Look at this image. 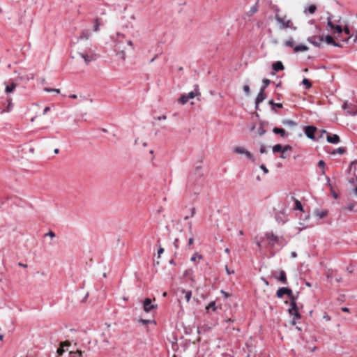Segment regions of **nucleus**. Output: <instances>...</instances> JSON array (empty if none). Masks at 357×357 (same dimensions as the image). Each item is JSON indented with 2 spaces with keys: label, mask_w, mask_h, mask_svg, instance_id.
I'll return each mask as SVG.
<instances>
[{
  "label": "nucleus",
  "mask_w": 357,
  "mask_h": 357,
  "mask_svg": "<svg viewBox=\"0 0 357 357\" xmlns=\"http://www.w3.org/2000/svg\"><path fill=\"white\" fill-rule=\"evenodd\" d=\"M317 130V128L314 126H306L305 128V134L306 135V136L310 138V139H314V133Z\"/></svg>",
  "instance_id": "4468645a"
},
{
  "label": "nucleus",
  "mask_w": 357,
  "mask_h": 357,
  "mask_svg": "<svg viewBox=\"0 0 357 357\" xmlns=\"http://www.w3.org/2000/svg\"><path fill=\"white\" fill-rule=\"evenodd\" d=\"M318 166L322 169L321 170V175H324L325 174V170H324V168H325V162L324 160H321L319 161L318 162Z\"/></svg>",
  "instance_id": "f704fd0d"
},
{
  "label": "nucleus",
  "mask_w": 357,
  "mask_h": 357,
  "mask_svg": "<svg viewBox=\"0 0 357 357\" xmlns=\"http://www.w3.org/2000/svg\"><path fill=\"white\" fill-rule=\"evenodd\" d=\"M290 301H291L290 307L289 308L288 311L291 315L294 316L292 324H296V321H295L296 318H300L301 315L298 312V307L296 305V298H294L291 299Z\"/></svg>",
  "instance_id": "39448f33"
},
{
  "label": "nucleus",
  "mask_w": 357,
  "mask_h": 357,
  "mask_svg": "<svg viewBox=\"0 0 357 357\" xmlns=\"http://www.w3.org/2000/svg\"><path fill=\"white\" fill-rule=\"evenodd\" d=\"M345 38H340V40L352 43H357V23L351 26L345 25L344 27Z\"/></svg>",
  "instance_id": "f257e3e1"
},
{
  "label": "nucleus",
  "mask_w": 357,
  "mask_h": 357,
  "mask_svg": "<svg viewBox=\"0 0 357 357\" xmlns=\"http://www.w3.org/2000/svg\"><path fill=\"white\" fill-rule=\"evenodd\" d=\"M91 32L89 30H84L80 36L77 38V41L79 40H87L90 37Z\"/></svg>",
  "instance_id": "a211bd4d"
},
{
  "label": "nucleus",
  "mask_w": 357,
  "mask_h": 357,
  "mask_svg": "<svg viewBox=\"0 0 357 357\" xmlns=\"http://www.w3.org/2000/svg\"><path fill=\"white\" fill-rule=\"evenodd\" d=\"M302 84L305 85L307 89H310L312 86L310 82L306 78L303 79Z\"/></svg>",
  "instance_id": "e433bc0d"
},
{
  "label": "nucleus",
  "mask_w": 357,
  "mask_h": 357,
  "mask_svg": "<svg viewBox=\"0 0 357 357\" xmlns=\"http://www.w3.org/2000/svg\"><path fill=\"white\" fill-rule=\"evenodd\" d=\"M46 235H47V236H50V237H52V238H53V237H54V236H55V234H54L53 231H50V232H48Z\"/></svg>",
  "instance_id": "e2e57ef3"
},
{
  "label": "nucleus",
  "mask_w": 357,
  "mask_h": 357,
  "mask_svg": "<svg viewBox=\"0 0 357 357\" xmlns=\"http://www.w3.org/2000/svg\"><path fill=\"white\" fill-rule=\"evenodd\" d=\"M307 41L316 47H321L324 42V36H312L307 38Z\"/></svg>",
  "instance_id": "0eeeda50"
},
{
  "label": "nucleus",
  "mask_w": 357,
  "mask_h": 357,
  "mask_svg": "<svg viewBox=\"0 0 357 357\" xmlns=\"http://www.w3.org/2000/svg\"><path fill=\"white\" fill-rule=\"evenodd\" d=\"M284 294H287L289 297L290 300L295 298V296L293 294L292 290L289 288L280 287L278 289V291L276 292L277 297H278L280 298H282V296Z\"/></svg>",
  "instance_id": "6e6552de"
},
{
  "label": "nucleus",
  "mask_w": 357,
  "mask_h": 357,
  "mask_svg": "<svg viewBox=\"0 0 357 357\" xmlns=\"http://www.w3.org/2000/svg\"><path fill=\"white\" fill-rule=\"evenodd\" d=\"M273 275L275 279H276L278 281L280 282L281 283H282L284 284H287L286 273L283 270H280V271L273 272Z\"/></svg>",
  "instance_id": "1a4fd4ad"
},
{
  "label": "nucleus",
  "mask_w": 357,
  "mask_h": 357,
  "mask_svg": "<svg viewBox=\"0 0 357 357\" xmlns=\"http://www.w3.org/2000/svg\"><path fill=\"white\" fill-rule=\"evenodd\" d=\"M331 15L327 17V27L330 29L331 33L334 35L337 34V39L340 40L342 38H345L344 35V28L340 25H335L331 21Z\"/></svg>",
  "instance_id": "7ed1b4c3"
},
{
  "label": "nucleus",
  "mask_w": 357,
  "mask_h": 357,
  "mask_svg": "<svg viewBox=\"0 0 357 357\" xmlns=\"http://www.w3.org/2000/svg\"><path fill=\"white\" fill-rule=\"evenodd\" d=\"M5 85V93L6 94H10L13 93L17 87V84L13 80H8L4 82Z\"/></svg>",
  "instance_id": "9d476101"
},
{
  "label": "nucleus",
  "mask_w": 357,
  "mask_h": 357,
  "mask_svg": "<svg viewBox=\"0 0 357 357\" xmlns=\"http://www.w3.org/2000/svg\"><path fill=\"white\" fill-rule=\"evenodd\" d=\"M174 247L178 249V238H176L174 241Z\"/></svg>",
  "instance_id": "13d9d810"
},
{
  "label": "nucleus",
  "mask_w": 357,
  "mask_h": 357,
  "mask_svg": "<svg viewBox=\"0 0 357 357\" xmlns=\"http://www.w3.org/2000/svg\"><path fill=\"white\" fill-rule=\"evenodd\" d=\"M116 55L119 59H120L122 61H125V60L126 59V54L125 53V50H121V51L116 52Z\"/></svg>",
  "instance_id": "b1692460"
},
{
  "label": "nucleus",
  "mask_w": 357,
  "mask_h": 357,
  "mask_svg": "<svg viewBox=\"0 0 357 357\" xmlns=\"http://www.w3.org/2000/svg\"><path fill=\"white\" fill-rule=\"evenodd\" d=\"M258 133L259 135H263L265 133V130L263 128H260L258 129Z\"/></svg>",
  "instance_id": "4d7b16f0"
},
{
  "label": "nucleus",
  "mask_w": 357,
  "mask_h": 357,
  "mask_svg": "<svg viewBox=\"0 0 357 357\" xmlns=\"http://www.w3.org/2000/svg\"><path fill=\"white\" fill-rule=\"evenodd\" d=\"M284 45L286 47H293L294 49V47L296 45H294V40L293 38H289L287 40H286L284 41Z\"/></svg>",
  "instance_id": "bb28decb"
},
{
  "label": "nucleus",
  "mask_w": 357,
  "mask_h": 357,
  "mask_svg": "<svg viewBox=\"0 0 357 357\" xmlns=\"http://www.w3.org/2000/svg\"><path fill=\"white\" fill-rule=\"evenodd\" d=\"M342 310L345 312H348L349 311V308L347 307H344L342 308Z\"/></svg>",
  "instance_id": "338daca9"
},
{
  "label": "nucleus",
  "mask_w": 357,
  "mask_h": 357,
  "mask_svg": "<svg viewBox=\"0 0 357 357\" xmlns=\"http://www.w3.org/2000/svg\"><path fill=\"white\" fill-rule=\"evenodd\" d=\"M273 132L275 134L280 135L282 137H284L287 135V132H286L285 130L283 128H274L273 129Z\"/></svg>",
  "instance_id": "4be33fe9"
},
{
  "label": "nucleus",
  "mask_w": 357,
  "mask_h": 357,
  "mask_svg": "<svg viewBox=\"0 0 357 357\" xmlns=\"http://www.w3.org/2000/svg\"><path fill=\"white\" fill-rule=\"evenodd\" d=\"M127 44L132 47V49H134V45L131 40H128L127 41Z\"/></svg>",
  "instance_id": "680f3d73"
},
{
  "label": "nucleus",
  "mask_w": 357,
  "mask_h": 357,
  "mask_svg": "<svg viewBox=\"0 0 357 357\" xmlns=\"http://www.w3.org/2000/svg\"><path fill=\"white\" fill-rule=\"evenodd\" d=\"M257 11V8L256 6H252L250 10V12L252 13V14H254Z\"/></svg>",
  "instance_id": "603ef678"
},
{
  "label": "nucleus",
  "mask_w": 357,
  "mask_h": 357,
  "mask_svg": "<svg viewBox=\"0 0 357 357\" xmlns=\"http://www.w3.org/2000/svg\"><path fill=\"white\" fill-rule=\"evenodd\" d=\"M225 271L228 275L234 274V271H230L227 266H225Z\"/></svg>",
  "instance_id": "8fccbe9b"
},
{
  "label": "nucleus",
  "mask_w": 357,
  "mask_h": 357,
  "mask_svg": "<svg viewBox=\"0 0 357 357\" xmlns=\"http://www.w3.org/2000/svg\"><path fill=\"white\" fill-rule=\"evenodd\" d=\"M69 97H70V98L75 99V98H77V95H75V94H73V95H70Z\"/></svg>",
  "instance_id": "774afa93"
},
{
  "label": "nucleus",
  "mask_w": 357,
  "mask_h": 357,
  "mask_svg": "<svg viewBox=\"0 0 357 357\" xmlns=\"http://www.w3.org/2000/svg\"><path fill=\"white\" fill-rule=\"evenodd\" d=\"M196 209L195 207L190 208V217H193L195 214Z\"/></svg>",
  "instance_id": "6e6d98bb"
},
{
  "label": "nucleus",
  "mask_w": 357,
  "mask_h": 357,
  "mask_svg": "<svg viewBox=\"0 0 357 357\" xmlns=\"http://www.w3.org/2000/svg\"><path fill=\"white\" fill-rule=\"evenodd\" d=\"M282 123L285 126H295L296 125V123L292 121V120H289V119H285L282 121Z\"/></svg>",
  "instance_id": "7c9ffc66"
},
{
  "label": "nucleus",
  "mask_w": 357,
  "mask_h": 357,
  "mask_svg": "<svg viewBox=\"0 0 357 357\" xmlns=\"http://www.w3.org/2000/svg\"><path fill=\"white\" fill-rule=\"evenodd\" d=\"M139 321L140 323H142V324H148V323H150V322H151V320L140 319H139Z\"/></svg>",
  "instance_id": "49530a36"
},
{
  "label": "nucleus",
  "mask_w": 357,
  "mask_h": 357,
  "mask_svg": "<svg viewBox=\"0 0 357 357\" xmlns=\"http://www.w3.org/2000/svg\"><path fill=\"white\" fill-rule=\"evenodd\" d=\"M68 344V345H70V343L68 342H61L60 343V347L59 348L57 349V353L59 355H62L65 350H64V344Z\"/></svg>",
  "instance_id": "393cba45"
},
{
  "label": "nucleus",
  "mask_w": 357,
  "mask_h": 357,
  "mask_svg": "<svg viewBox=\"0 0 357 357\" xmlns=\"http://www.w3.org/2000/svg\"><path fill=\"white\" fill-rule=\"evenodd\" d=\"M317 10V6L315 5H310L304 9V13L314 14Z\"/></svg>",
  "instance_id": "412c9836"
},
{
  "label": "nucleus",
  "mask_w": 357,
  "mask_h": 357,
  "mask_svg": "<svg viewBox=\"0 0 357 357\" xmlns=\"http://www.w3.org/2000/svg\"><path fill=\"white\" fill-rule=\"evenodd\" d=\"M13 104L10 101H8V108L6 112H8L12 109Z\"/></svg>",
  "instance_id": "3c124183"
},
{
  "label": "nucleus",
  "mask_w": 357,
  "mask_h": 357,
  "mask_svg": "<svg viewBox=\"0 0 357 357\" xmlns=\"http://www.w3.org/2000/svg\"><path fill=\"white\" fill-rule=\"evenodd\" d=\"M266 152V147L264 145H262L261 146V148H260V153H264Z\"/></svg>",
  "instance_id": "bf43d9fd"
},
{
  "label": "nucleus",
  "mask_w": 357,
  "mask_h": 357,
  "mask_svg": "<svg viewBox=\"0 0 357 357\" xmlns=\"http://www.w3.org/2000/svg\"><path fill=\"white\" fill-rule=\"evenodd\" d=\"M272 150L274 153H282V146L280 144H275V146H273Z\"/></svg>",
  "instance_id": "c756f323"
},
{
  "label": "nucleus",
  "mask_w": 357,
  "mask_h": 357,
  "mask_svg": "<svg viewBox=\"0 0 357 357\" xmlns=\"http://www.w3.org/2000/svg\"><path fill=\"white\" fill-rule=\"evenodd\" d=\"M243 91L245 92V93L247 95V96H249L250 93V86L248 85H245L243 86Z\"/></svg>",
  "instance_id": "79ce46f5"
},
{
  "label": "nucleus",
  "mask_w": 357,
  "mask_h": 357,
  "mask_svg": "<svg viewBox=\"0 0 357 357\" xmlns=\"http://www.w3.org/2000/svg\"><path fill=\"white\" fill-rule=\"evenodd\" d=\"M273 69L275 71H279L284 69V66L281 61H276L273 64Z\"/></svg>",
  "instance_id": "aec40b11"
},
{
  "label": "nucleus",
  "mask_w": 357,
  "mask_h": 357,
  "mask_svg": "<svg viewBox=\"0 0 357 357\" xmlns=\"http://www.w3.org/2000/svg\"><path fill=\"white\" fill-rule=\"evenodd\" d=\"M234 151L238 154H244L248 158L254 160L252 153L245 150L243 147L236 146L234 149Z\"/></svg>",
  "instance_id": "9b49d317"
},
{
  "label": "nucleus",
  "mask_w": 357,
  "mask_h": 357,
  "mask_svg": "<svg viewBox=\"0 0 357 357\" xmlns=\"http://www.w3.org/2000/svg\"><path fill=\"white\" fill-rule=\"evenodd\" d=\"M266 237L268 240L271 241H278V237L275 236L273 234H267Z\"/></svg>",
  "instance_id": "c9c22d12"
},
{
  "label": "nucleus",
  "mask_w": 357,
  "mask_h": 357,
  "mask_svg": "<svg viewBox=\"0 0 357 357\" xmlns=\"http://www.w3.org/2000/svg\"><path fill=\"white\" fill-rule=\"evenodd\" d=\"M116 36H117V38H116L117 40H119L121 38H125V35L122 34V33H116Z\"/></svg>",
  "instance_id": "09e8293b"
},
{
  "label": "nucleus",
  "mask_w": 357,
  "mask_h": 357,
  "mask_svg": "<svg viewBox=\"0 0 357 357\" xmlns=\"http://www.w3.org/2000/svg\"><path fill=\"white\" fill-rule=\"evenodd\" d=\"M262 82H263L264 86L261 88H264V89H265L270 84V80L268 79L264 78Z\"/></svg>",
  "instance_id": "a19ab883"
},
{
  "label": "nucleus",
  "mask_w": 357,
  "mask_h": 357,
  "mask_svg": "<svg viewBox=\"0 0 357 357\" xmlns=\"http://www.w3.org/2000/svg\"><path fill=\"white\" fill-rule=\"evenodd\" d=\"M156 307L157 305L152 304L151 300L150 298H146L143 303V309L146 312H151Z\"/></svg>",
  "instance_id": "ddd939ff"
},
{
  "label": "nucleus",
  "mask_w": 357,
  "mask_h": 357,
  "mask_svg": "<svg viewBox=\"0 0 357 357\" xmlns=\"http://www.w3.org/2000/svg\"><path fill=\"white\" fill-rule=\"evenodd\" d=\"M114 50L115 52H117L121 50H125V47L121 44L120 42H118L115 44Z\"/></svg>",
  "instance_id": "c85d7f7f"
},
{
  "label": "nucleus",
  "mask_w": 357,
  "mask_h": 357,
  "mask_svg": "<svg viewBox=\"0 0 357 357\" xmlns=\"http://www.w3.org/2000/svg\"><path fill=\"white\" fill-rule=\"evenodd\" d=\"M292 147L290 145H285L282 146V153H284L287 151L291 150Z\"/></svg>",
  "instance_id": "c03bdc74"
},
{
  "label": "nucleus",
  "mask_w": 357,
  "mask_h": 357,
  "mask_svg": "<svg viewBox=\"0 0 357 357\" xmlns=\"http://www.w3.org/2000/svg\"><path fill=\"white\" fill-rule=\"evenodd\" d=\"M272 10L274 11L275 15H280V10L278 6H275V5L273 6Z\"/></svg>",
  "instance_id": "58836bf2"
},
{
  "label": "nucleus",
  "mask_w": 357,
  "mask_h": 357,
  "mask_svg": "<svg viewBox=\"0 0 357 357\" xmlns=\"http://www.w3.org/2000/svg\"><path fill=\"white\" fill-rule=\"evenodd\" d=\"M324 133L327 134L326 139L327 142L330 144H337L340 142V137L337 135H331L328 134L326 130L322 131Z\"/></svg>",
  "instance_id": "f8f14e48"
},
{
  "label": "nucleus",
  "mask_w": 357,
  "mask_h": 357,
  "mask_svg": "<svg viewBox=\"0 0 357 357\" xmlns=\"http://www.w3.org/2000/svg\"><path fill=\"white\" fill-rule=\"evenodd\" d=\"M99 26H100L99 20L96 19V22H95V25H94V29H93L94 31H99Z\"/></svg>",
  "instance_id": "ea45409f"
},
{
  "label": "nucleus",
  "mask_w": 357,
  "mask_h": 357,
  "mask_svg": "<svg viewBox=\"0 0 357 357\" xmlns=\"http://www.w3.org/2000/svg\"><path fill=\"white\" fill-rule=\"evenodd\" d=\"M189 100L188 96L186 94H183L181 98L178 99V102H180L181 104L182 105H185V103L188 102V101Z\"/></svg>",
  "instance_id": "cd10ccee"
},
{
  "label": "nucleus",
  "mask_w": 357,
  "mask_h": 357,
  "mask_svg": "<svg viewBox=\"0 0 357 357\" xmlns=\"http://www.w3.org/2000/svg\"><path fill=\"white\" fill-rule=\"evenodd\" d=\"M324 41H325L328 45H332L335 47H339V45L334 40L331 36L327 35L324 37Z\"/></svg>",
  "instance_id": "f3484780"
},
{
  "label": "nucleus",
  "mask_w": 357,
  "mask_h": 357,
  "mask_svg": "<svg viewBox=\"0 0 357 357\" xmlns=\"http://www.w3.org/2000/svg\"><path fill=\"white\" fill-rule=\"evenodd\" d=\"M291 257L295 258V257H297V254H296V252H292L291 253Z\"/></svg>",
  "instance_id": "69168bd1"
},
{
  "label": "nucleus",
  "mask_w": 357,
  "mask_h": 357,
  "mask_svg": "<svg viewBox=\"0 0 357 357\" xmlns=\"http://www.w3.org/2000/svg\"><path fill=\"white\" fill-rule=\"evenodd\" d=\"M78 54L84 59L86 64H89L91 61L97 59V54L91 50L84 51Z\"/></svg>",
  "instance_id": "20e7f679"
},
{
  "label": "nucleus",
  "mask_w": 357,
  "mask_h": 357,
  "mask_svg": "<svg viewBox=\"0 0 357 357\" xmlns=\"http://www.w3.org/2000/svg\"><path fill=\"white\" fill-rule=\"evenodd\" d=\"M260 168L265 173V174H268V169L266 168V167L264 165H261L260 166Z\"/></svg>",
  "instance_id": "a18cd8bd"
},
{
  "label": "nucleus",
  "mask_w": 357,
  "mask_h": 357,
  "mask_svg": "<svg viewBox=\"0 0 357 357\" xmlns=\"http://www.w3.org/2000/svg\"><path fill=\"white\" fill-rule=\"evenodd\" d=\"M275 106L278 107V108H282V103H275Z\"/></svg>",
  "instance_id": "0e129e2a"
},
{
  "label": "nucleus",
  "mask_w": 357,
  "mask_h": 357,
  "mask_svg": "<svg viewBox=\"0 0 357 357\" xmlns=\"http://www.w3.org/2000/svg\"><path fill=\"white\" fill-rule=\"evenodd\" d=\"M203 259V256L198 252H195L190 258V261L192 262H196L202 260Z\"/></svg>",
  "instance_id": "5701e85b"
},
{
  "label": "nucleus",
  "mask_w": 357,
  "mask_h": 357,
  "mask_svg": "<svg viewBox=\"0 0 357 357\" xmlns=\"http://www.w3.org/2000/svg\"><path fill=\"white\" fill-rule=\"evenodd\" d=\"M188 99H192L196 96H199L201 95L200 91L199 90V86L197 84L195 85V90L193 91L189 92L186 94Z\"/></svg>",
  "instance_id": "dca6fc26"
},
{
  "label": "nucleus",
  "mask_w": 357,
  "mask_h": 357,
  "mask_svg": "<svg viewBox=\"0 0 357 357\" xmlns=\"http://www.w3.org/2000/svg\"><path fill=\"white\" fill-rule=\"evenodd\" d=\"M206 310L208 311L209 310H212L213 311H215L216 307H215V301L211 302L206 307Z\"/></svg>",
  "instance_id": "473e14b6"
},
{
  "label": "nucleus",
  "mask_w": 357,
  "mask_h": 357,
  "mask_svg": "<svg viewBox=\"0 0 357 357\" xmlns=\"http://www.w3.org/2000/svg\"><path fill=\"white\" fill-rule=\"evenodd\" d=\"M164 252V249L162 248H160L158 250V257H160V255L163 253Z\"/></svg>",
  "instance_id": "052dcab7"
},
{
  "label": "nucleus",
  "mask_w": 357,
  "mask_h": 357,
  "mask_svg": "<svg viewBox=\"0 0 357 357\" xmlns=\"http://www.w3.org/2000/svg\"><path fill=\"white\" fill-rule=\"evenodd\" d=\"M323 318H324V319H325L327 321H329L331 319V317L327 314H324L323 316Z\"/></svg>",
  "instance_id": "864d4df0"
},
{
  "label": "nucleus",
  "mask_w": 357,
  "mask_h": 357,
  "mask_svg": "<svg viewBox=\"0 0 357 357\" xmlns=\"http://www.w3.org/2000/svg\"><path fill=\"white\" fill-rule=\"evenodd\" d=\"M342 107L349 115L354 116L357 114V102H345Z\"/></svg>",
  "instance_id": "423d86ee"
},
{
  "label": "nucleus",
  "mask_w": 357,
  "mask_h": 357,
  "mask_svg": "<svg viewBox=\"0 0 357 357\" xmlns=\"http://www.w3.org/2000/svg\"><path fill=\"white\" fill-rule=\"evenodd\" d=\"M346 151L345 149L343 148V147H339L336 149H335L333 151V154H336V153H338V154H343Z\"/></svg>",
  "instance_id": "72a5a7b5"
},
{
  "label": "nucleus",
  "mask_w": 357,
  "mask_h": 357,
  "mask_svg": "<svg viewBox=\"0 0 357 357\" xmlns=\"http://www.w3.org/2000/svg\"><path fill=\"white\" fill-rule=\"evenodd\" d=\"M295 210L303 211V206L300 201L295 199V206L294 207Z\"/></svg>",
  "instance_id": "2f4dec72"
},
{
  "label": "nucleus",
  "mask_w": 357,
  "mask_h": 357,
  "mask_svg": "<svg viewBox=\"0 0 357 357\" xmlns=\"http://www.w3.org/2000/svg\"><path fill=\"white\" fill-rule=\"evenodd\" d=\"M316 215L319 216L320 218H322L326 215V211L316 212Z\"/></svg>",
  "instance_id": "37998d69"
},
{
  "label": "nucleus",
  "mask_w": 357,
  "mask_h": 357,
  "mask_svg": "<svg viewBox=\"0 0 357 357\" xmlns=\"http://www.w3.org/2000/svg\"><path fill=\"white\" fill-rule=\"evenodd\" d=\"M44 91L46 92H56V93H60V89H51V88H45Z\"/></svg>",
  "instance_id": "4c0bfd02"
},
{
  "label": "nucleus",
  "mask_w": 357,
  "mask_h": 357,
  "mask_svg": "<svg viewBox=\"0 0 357 357\" xmlns=\"http://www.w3.org/2000/svg\"><path fill=\"white\" fill-rule=\"evenodd\" d=\"M309 50V47L305 45H298L294 47V51L295 52H306Z\"/></svg>",
  "instance_id": "6ab92c4d"
},
{
  "label": "nucleus",
  "mask_w": 357,
  "mask_h": 357,
  "mask_svg": "<svg viewBox=\"0 0 357 357\" xmlns=\"http://www.w3.org/2000/svg\"><path fill=\"white\" fill-rule=\"evenodd\" d=\"M265 99L266 95L264 94V88H261L255 100L256 107H257L259 103L263 102Z\"/></svg>",
  "instance_id": "2eb2a0df"
},
{
  "label": "nucleus",
  "mask_w": 357,
  "mask_h": 357,
  "mask_svg": "<svg viewBox=\"0 0 357 357\" xmlns=\"http://www.w3.org/2000/svg\"><path fill=\"white\" fill-rule=\"evenodd\" d=\"M275 19L279 24V28L280 29H291L294 31L297 29V27L294 25L292 20L289 19L287 15H275Z\"/></svg>",
  "instance_id": "f03ea898"
},
{
  "label": "nucleus",
  "mask_w": 357,
  "mask_h": 357,
  "mask_svg": "<svg viewBox=\"0 0 357 357\" xmlns=\"http://www.w3.org/2000/svg\"><path fill=\"white\" fill-rule=\"evenodd\" d=\"M194 243V238H193V236H192L191 237H190V238L188 239V245L189 247L192 245Z\"/></svg>",
  "instance_id": "5fc2aeb1"
},
{
  "label": "nucleus",
  "mask_w": 357,
  "mask_h": 357,
  "mask_svg": "<svg viewBox=\"0 0 357 357\" xmlns=\"http://www.w3.org/2000/svg\"><path fill=\"white\" fill-rule=\"evenodd\" d=\"M181 293L185 294V299L186 302L188 303L192 296V291H185V289H182Z\"/></svg>",
  "instance_id": "a878e982"
},
{
  "label": "nucleus",
  "mask_w": 357,
  "mask_h": 357,
  "mask_svg": "<svg viewBox=\"0 0 357 357\" xmlns=\"http://www.w3.org/2000/svg\"><path fill=\"white\" fill-rule=\"evenodd\" d=\"M50 107H48V106H47V107H45L44 108L43 112V115H45V114H47V113L48 112H50Z\"/></svg>",
  "instance_id": "de8ad7c7"
}]
</instances>
